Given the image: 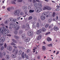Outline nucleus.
I'll return each instance as SVG.
<instances>
[{
  "instance_id": "28",
  "label": "nucleus",
  "mask_w": 60,
  "mask_h": 60,
  "mask_svg": "<svg viewBox=\"0 0 60 60\" xmlns=\"http://www.w3.org/2000/svg\"><path fill=\"white\" fill-rule=\"evenodd\" d=\"M30 10L29 11V13H33V12H34V10H31L30 9Z\"/></svg>"
},
{
  "instance_id": "32",
  "label": "nucleus",
  "mask_w": 60,
  "mask_h": 60,
  "mask_svg": "<svg viewBox=\"0 0 60 60\" xmlns=\"http://www.w3.org/2000/svg\"><path fill=\"white\" fill-rule=\"evenodd\" d=\"M18 50L17 49H16L15 51V55H17L18 54Z\"/></svg>"
},
{
  "instance_id": "30",
  "label": "nucleus",
  "mask_w": 60,
  "mask_h": 60,
  "mask_svg": "<svg viewBox=\"0 0 60 60\" xmlns=\"http://www.w3.org/2000/svg\"><path fill=\"white\" fill-rule=\"evenodd\" d=\"M36 26L37 27H40V24L38 22H37L36 24Z\"/></svg>"
},
{
  "instance_id": "40",
  "label": "nucleus",
  "mask_w": 60,
  "mask_h": 60,
  "mask_svg": "<svg viewBox=\"0 0 60 60\" xmlns=\"http://www.w3.org/2000/svg\"><path fill=\"white\" fill-rule=\"evenodd\" d=\"M3 56H2V52H0V58H2Z\"/></svg>"
},
{
  "instance_id": "21",
  "label": "nucleus",
  "mask_w": 60,
  "mask_h": 60,
  "mask_svg": "<svg viewBox=\"0 0 60 60\" xmlns=\"http://www.w3.org/2000/svg\"><path fill=\"white\" fill-rule=\"evenodd\" d=\"M53 29L55 31H57V30H58V28L57 27L54 26L53 28Z\"/></svg>"
},
{
  "instance_id": "18",
  "label": "nucleus",
  "mask_w": 60,
  "mask_h": 60,
  "mask_svg": "<svg viewBox=\"0 0 60 60\" xmlns=\"http://www.w3.org/2000/svg\"><path fill=\"white\" fill-rule=\"evenodd\" d=\"M34 5L35 7H37L38 6V5L37 3L36 2L34 4Z\"/></svg>"
},
{
  "instance_id": "13",
  "label": "nucleus",
  "mask_w": 60,
  "mask_h": 60,
  "mask_svg": "<svg viewBox=\"0 0 60 60\" xmlns=\"http://www.w3.org/2000/svg\"><path fill=\"white\" fill-rule=\"evenodd\" d=\"M11 56L12 57V58H16V57H17L16 54H12L11 55Z\"/></svg>"
},
{
  "instance_id": "42",
  "label": "nucleus",
  "mask_w": 60,
  "mask_h": 60,
  "mask_svg": "<svg viewBox=\"0 0 60 60\" xmlns=\"http://www.w3.org/2000/svg\"><path fill=\"white\" fill-rule=\"evenodd\" d=\"M17 20V19H15L14 20H13L12 22L13 23H15L16 21Z\"/></svg>"
},
{
  "instance_id": "48",
  "label": "nucleus",
  "mask_w": 60,
  "mask_h": 60,
  "mask_svg": "<svg viewBox=\"0 0 60 60\" xmlns=\"http://www.w3.org/2000/svg\"><path fill=\"white\" fill-rule=\"evenodd\" d=\"M50 34V32H48L47 33H46L45 35H48V34Z\"/></svg>"
},
{
  "instance_id": "60",
  "label": "nucleus",
  "mask_w": 60,
  "mask_h": 60,
  "mask_svg": "<svg viewBox=\"0 0 60 60\" xmlns=\"http://www.w3.org/2000/svg\"><path fill=\"white\" fill-rule=\"evenodd\" d=\"M33 2L34 3H36V1L35 0H33Z\"/></svg>"
},
{
  "instance_id": "7",
  "label": "nucleus",
  "mask_w": 60,
  "mask_h": 60,
  "mask_svg": "<svg viewBox=\"0 0 60 60\" xmlns=\"http://www.w3.org/2000/svg\"><path fill=\"white\" fill-rule=\"evenodd\" d=\"M19 11V10H17L14 11V14L15 15H18L20 13Z\"/></svg>"
},
{
  "instance_id": "24",
  "label": "nucleus",
  "mask_w": 60,
  "mask_h": 60,
  "mask_svg": "<svg viewBox=\"0 0 60 60\" xmlns=\"http://www.w3.org/2000/svg\"><path fill=\"white\" fill-rule=\"evenodd\" d=\"M42 49L43 50H45L46 49V47H45V46H43L42 47Z\"/></svg>"
},
{
  "instance_id": "52",
  "label": "nucleus",
  "mask_w": 60,
  "mask_h": 60,
  "mask_svg": "<svg viewBox=\"0 0 60 60\" xmlns=\"http://www.w3.org/2000/svg\"><path fill=\"white\" fill-rule=\"evenodd\" d=\"M11 45H16V44L13 42H12L11 44Z\"/></svg>"
},
{
  "instance_id": "2",
  "label": "nucleus",
  "mask_w": 60,
  "mask_h": 60,
  "mask_svg": "<svg viewBox=\"0 0 60 60\" xmlns=\"http://www.w3.org/2000/svg\"><path fill=\"white\" fill-rule=\"evenodd\" d=\"M13 22L10 23L9 24V25L11 26L12 25V27L13 28H15L16 30H19V26L18 25H17L15 23L13 24Z\"/></svg>"
},
{
  "instance_id": "44",
  "label": "nucleus",
  "mask_w": 60,
  "mask_h": 60,
  "mask_svg": "<svg viewBox=\"0 0 60 60\" xmlns=\"http://www.w3.org/2000/svg\"><path fill=\"white\" fill-rule=\"evenodd\" d=\"M25 36V34H22L21 35V37L22 38H23Z\"/></svg>"
},
{
  "instance_id": "19",
  "label": "nucleus",
  "mask_w": 60,
  "mask_h": 60,
  "mask_svg": "<svg viewBox=\"0 0 60 60\" xmlns=\"http://www.w3.org/2000/svg\"><path fill=\"white\" fill-rule=\"evenodd\" d=\"M26 26L28 29H29L30 28L29 24L27 23H26Z\"/></svg>"
},
{
  "instance_id": "8",
  "label": "nucleus",
  "mask_w": 60,
  "mask_h": 60,
  "mask_svg": "<svg viewBox=\"0 0 60 60\" xmlns=\"http://www.w3.org/2000/svg\"><path fill=\"white\" fill-rule=\"evenodd\" d=\"M5 41V38L4 37H2L0 39V42H3Z\"/></svg>"
},
{
  "instance_id": "54",
  "label": "nucleus",
  "mask_w": 60,
  "mask_h": 60,
  "mask_svg": "<svg viewBox=\"0 0 60 60\" xmlns=\"http://www.w3.org/2000/svg\"><path fill=\"white\" fill-rule=\"evenodd\" d=\"M27 10H25V14L26 15L27 14Z\"/></svg>"
},
{
  "instance_id": "16",
  "label": "nucleus",
  "mask_w": 60,
  "mask_h": 60,
  "mask_svg": "<svg viewBox=\"0 0 60 60\" xmlns=\"http://www.w3.org/2000/svg\"><path fill=\"white\" fill-rule=\"evenodd\" d=\"M52 21V18H50L48 20V23H51Z\"/></svg>"
},
{
  "instance_id": "53",
  "label": "nucleus",
  "mask_w": 60,
  "mask_h": 60,
  "mask_svg": "<svg viewBox=\"0 0 60 60\" xmlns=\"http://www.w3.org/2000/svg\"><path fill=\"white\" fill-rule=\"evenodd\" d=\"M14 34H18V31H15L14 32Z\"/></svg>"
},
{
  "instance_id": "62",
  "label": "nucleus",
  "mask_w": 60,
  "mask_h": 60,
  "mask_svg": "<svg viewBox=\"0 0 60 60\" xmlns=\"http://www.w3.org/2000/svg\"><path fill=\"white\" fill-rule=\"evenodd\" d=\"M59 10H60L58 8H57L56 9V11H59Z\"/></svg>"
},
{
  "instance_id": "57",
  "label": "nucleus",
  "mask_w": 60,
  "mask_h": 60,
  "mask_svg": "<svg viewBox=\"0 0 60 60\" xmlns=\"http://www.w3.org/2000/svg\"><path fill=\"white\" fill-rule=\"evenodd\" d=\"M41 58V56H38L37 57V58L38 59H40Z\"/></svg>"
},
{
  "instance_id": "31",
  "label": "nucleus",
  "mask_w": 60,
  "mask_h": 60,
  "mask_svg": "<svg viewBox=\"0 0 60 60\" xmlns=\"http://www.w3.org/2000/svg\"><path fill=\"white\" fill-rule=\"evenodd\" d=\"M28 8L29 10H31L32 8V6L31 5L29 6L28 7Z\"/></svg>"
},
{
  "instance_id": "50",
  "label": "nucleus",
  "mask_w": 60,
  "mask_h": 60,
  "mask_svg": "<svg viewBox=\"0 0 60 60\" xmlns=\"http://www.w3.org/2000/svg\"><path fill=\"white\" fill-rule=\"evenodd\" d=\"M25 56L26 57V58H28V56L26 55V54L25 53L24 54Z\"/></svg>"
},
{
  "instance_id": "49",
  "label": "nucleus",
  "mask_w": 60,
  "mask_h": 60,
  "mask_svg": "<svg viewBox=\"0 0 60 60\" xmlns=\"http://www.w3.org/2000/svg\"><path fill=\"white\" fill-rule=\"evenodd\" d=\"M7 10L8 11H10V10H11V8H7Z\"/></svg>"
},
{
  "instance_id": "56",
  "label": "nucleus",
  "mask_w": 60,
  "mask_h": 60,
  "mask_svg": "<svg viewBox=\"0 0 60 60\" xmlns=\"http://www.w3.org/2000/svg\"><path fill=\"white\" fill-rule=\"evenodd\" d=\"M30 51V50H27L26 51V52L27 53H29Z\"/></svg>"
},
{
  "instance_id": "4",
  "label": "nucleus",
  "mask_w": 60,
  "mask_h": 60,
  "mask_svg": "<svg viewBox=\"0 0 60 60\" xmlns=\"http://www.w3.org/2000/svg\"><path fill=\"white\" fill-rule=\"evenodd\" d=\"M43 10H46L47 9L48 10H50L51 9V8L50 7H49L48 6H45L44 8H43Z\"/></svg>"
},
{
  "instance_id": "43",
  "label": "nucleus",
  "mask_w": 60,
  "mask_h": 60,
  "mask_svg": "<svg viewBox=\"0 0 60 60\" xmlns=\"http://www.w3.org/2000/svg\"><path fill=\"white\" fill-rule=\"evenodd\" d=\"M56 15V13L55 12H53V14L52 15V17H54L55 16V15Z\"/></svg>"
},
{
  "instance_id": "47",
  "label": "nucleus",
  "mask_w": 60,
  "mask_h": 60,
  "mask_svg": "<svg viewBox=\"0 0 60 60\" xmlns=\"http://www.w3.org/2000/svg\"><path fill=\"white\" fill-rule=\"evenodd\" d=\"M34 49H33V50L34 51H33V52H34H34H35V50L36 49V48L34 47Z\"/></svg>"
},
{
  "instance_id": "55",
  "label": "nucleus",
  "mask_w": 60,
  "mask_h": 60,
  "mask_svg": "<svg viewBox=\"0 0 60 60\" xmlns=\"http://www.w3.org/2000/svg\"><path fill=\"white\" fill-rule=\"evenodd\" d=\"M11 35V34H8L6 35L7 36H9V37H10Z\"/></svg>"
},
{
  "instance_id": "34",
  "label": "nucleus",
  "mask_w": 60,
  "mask_h": 60,
  "mask_svg": "<svg viewBox=\"0 0 60 60\" xmlns=\"http://www.w3.org/2000/svg\"><path fill=\"white\" fill-rule=\"evenodd\" d=\"M48 46V47H52L53 46V44H48L47 45Z\"/></svg>"
},
{
  "instance_id": "12",
  "label": "nucleus",
  "mask_w": 60,
  "mask_h": 60,
  "mask_svg": "<svg viewBox=\"0 0 60 60\" xmlns=\"http://www.w3.org/2000/svg\"><path fill=\"white\" fill-rule=\"evenodd\" d=\"M41 19L43 20H45V19H46V17H45V16H41V17L40 18Z\"/></svg>"
},
{
  "instance_id": "39",
  "label": "nucleus",
  "mask_w": 60,
  "mask_h": 60,
  "mask_svg": "<svg viewBox=\"0 0 60 60\" xmlns=\"http://www.w3.org/2000/svg\"><path fill=\"white\" fill-rule=\"evenodd\" d=\"M42 30L43 32H44V31H46V29L44 28L43 27L42 29Z\"/></svg>"
},
{
  "instance_id": "14",
  "label": "nucleus",
  "mask_w": 60,
  "mask_h": 60,
  "mask_svg": "<svg viewBox=\"0 0 60 60\" xmlns=\"http://www.w3.org/2000/svg\"><path fill=\"white\" fill-rule=\"evenodd\" d=\"M41 38V35H40L38 37L37 40H40Z\"/></svg>"
},
{
  "instance_id": "11",
  "label": "nucleus",
  "mask_w": 60,
  "mask_h": 60,
  "mask_svg": "<svg viewBox=\"0 0 60 60\" xmlns=\"http://www.w3.org/2000/svg\"><path fill=\"white\" fill-rule=\"evenodd\" d=\"M29 41H30V38H26L24 40V41L26 42H28Z\"/></svg>"
},
{
  "instance_id": "15",
  "label": "nucleus",
  "mask_w": 60,
  "mask_h": 60,
  "mask_svg": "<svg viewBox=\"0 0 60 60\" xmlns=\"http://www.w3.org/2000/svg\"><path fill=\"white\" fill-rule=\"evenodd\" d=\"M38 6L39 7H40V8L42 7V5L41 4V3L40 2L38 3Z\"/></svg>"
},
{
  "instance_id": "41",
  "label": "nucleus",
  "mask_w": 60,
  "mask_h": 60,
  "mask_svg": "<svg viewBox=\"0 0 60 60\" xmlns=\"http://www.w3.org/2000/svg\"><path fill=\"white\" fill-rule=\"evenodd\" d=\"M4 49V47L2 46L0 48V50L1 51H2L3 49Z\"/></svg>"
},
{
  "instance_id": "51",
  "label": "nucleus",
  "mask_w": 60,
  "mask_h": 60,
  "mask_svg": "<svg viewBox=\"0 0 60 60\" xmlns=\"http://www.w3.org/2000/svg\"><path fill=\"white\" fill-rule=\"evenodd\" d=\"M23 32V31L22 30H20L19 32V33L20 34H22Z\"/></svg>"
},
{
  "instance_id": "61",
  "label": "nucleus",
  "mask_w": 60,
  "mask_h": 60,
  "mask_svg": "<svg viewBox=\"0 0 60 60\" xmlns=\"http://www.w3.org/2000/svg\"><path fill=\"white\" fill-rule=\"evenodd\" d=\"M31 23H33V24H35V23H36V22L35 21H34L33 22H32Z\"/></svg>"
},
{
  "instance_id": "22",
  "label": "nucleus",
  "mask_w": 60,
  "mask_h": 60,
  "mask_svg": "<svg viewBox=\"0 0 60 60\" xmlns=\"http://www.w3.org/2000/svg\"><path fill=\"white\" fill-rule=\"evenodd\" d=\"M40 25L41 26H44V25H45V23L44 22H41L40 23Z\"/></svg>"
},
{
  "instance_id": "6",
  "label": "nucleus",
  "mask_w": 60,
  "mask_h": 60,
  "mask_svg": "<svg viewBox=\"0 0 60 60\" xmlns=\"http://www.w3.org/2000/svg\"><path fill=\"white\" fill-rule=\"evenodd\" d=\"M7 49L9 50V51H11L12 50V48L10 46H7Z\"/></svg>"
},
{
  "instance_id": "17",
  "label": "nucleus",
  "mask_w": 60,
  "mask_h": 60,
  "mask_svg": "<svg viewBox=\"0 0 60 60\" xmlns=\"http://www.w3.org/2000/svg\"><path fill=\"white\" fill-rule=\"evenodd\" d=\"M47 14V13L46 12H44L42 14V15L43 16H45Z\"/></svg>"
},
{
  "instance_id": "35",
  "label": "nucleus",
  "mask_w": 60,
  "mask_h": 60,
  "mask_svg": "<svg viewBox=\"0 0 60 60\" xmlns=\"http://www.w3.org/2000/svg\"><path fill=\"white\" fill-rule=\"evenodd\" d=\"M36 27L35 25L34 24H33L32 25V27L33 28H35Z\"/></svg>"
},
{
  "instance_id": "26",
  "label": "nucleus",
  "mask_w": 60,
  "mask_h": 60,
  "mask_svg": "<svg viewBox=\"0 0 60 60\" xmlns=\"http://www.w3.org/2000/svg\"><path fill=\"white\" fill-rule=\"evenodd\" d=\"M22 28L23 29H25V30H27L26 28V26H25V25H23L22 27Z\"/></svg>"
},
{
  "instance_id": "9",
  "label": "nucleus",
  "mask_w": 60,
  "mask_h": 60,
  "mask_svg": "<svg viewBox=\"0 0 60 60\" xmlns=\"http://www.w3.org/2000/svg\"><path fill=\"white\" fill-rule=\"evenodd\" d=\"M41 10H42L41 8H38L36 10V11L37 12H41Z\"/></svg>"
},
{
  "instance_id": "46",
  "label": "nucleus",
  "mask_w": 60,
  "mask_h": 60,
  "mask_svg": "<svg viewBox=\"0 0 60 60\" xmlns=\"http://www.w3.org/2000/svg\"><path fill=\"white\" fill-rule=\"evenodd\" d=\"M7 34L6 33V32H4L3 34V36H5V35H6Z\"/></svg>"
},
{
  "instance_id": "37",
  "label": "nucleus",
  "mask_w": 60,
  "mask_h": 60,
  "mask_svg": "<svg viewBox=\"0 0 60 60\" xmlns=\"http://www.w3.org/2000/svg\"><path fill=\"white\" fill-rule=\"evenodd\" d=\"M49 25L48 24H46L45 26V28H47V27H49Z\"/></svg>"
},
{
  "instance_id": "25",
  "label": "nucleus",
  "mask_w": 60,
  "mask_h": 60,
  "mask_svg": "<svg viewBox=\"0 0 60 60\" xmlns=\"http://www.w3.org/2000/svg\"><path fill=\"white\" fill-rule=\"evenodd\" d=\"M51 39L49 37L47 38V41H51Z\"/></svg>"
},
{
  "instance_id": "29",
  "label": "nucleus",
  "mask_w": 60,
  "mask_h": 60,
  "mask_svg": "<svg viewBox=\"0 0 60 60\" xmlns=\"http://www.w3.org/2000/svg\"><path fill=\"white\" fill-rule=\"evenodd\" d=\"M13 19L12 18H10L9 19V21H10V22H11V21H13Z\"/></svg>"
},
{
  "instance_id": "3",
  "label": "nucleus",
  "mask_w": 60,
  "mask_h": 60,
  "mask_svg": "<svg viewBox=\"0 0 60 60\" xmlns=\"http://www.w3.org/2000/svg\"><path fill=\"white\" fill-rule=\"evenodd\" d=\"M17 0L18 2H22L23 1V0H14L13 1H11V3L14 4H16V2Z\"/></svg>"
},
{
  "instance_id": "23",
  "label": "nucleus",
  "mask_w": 60,
  "mask_h": 60,
  "mask_svg": "<svg viewBox=\"0 0 60 60\" xmlns=\"http://www.w3.org/2000/svg\"><path fill=\"white\" fill-rule=\"evenodd\" d=\"M8 23H9L8 20H6L5 21L4 23H5V24H6L7 25L8 24Z\"/></svg>"
},
{
  "instance_id": "27",
  "label": "nucleus",
  "mask_w": 60,
  "mask_h": 60,
  "mask_svg": "<svg viewBox=\"0 0 60 60\" xmlns=\"http://www.w3.org/2000/svg\"><path fill=\"white\" fill-rule=\"evenodd\" d=\"M22 56L23 58H24L25 57H24V52H22Z\"/></svg>"
},
{
  "instance_id": "33",
  "label": "nucleus",
  "mask_w": 60,
  "mask_h": 60,
  "mask_svg": "<svg viewBox=\"0 0 60 60\" xmlns=\"http://www.w3.org/2000/svg\"><path fill=\"white\" fill-rule=\"evenodd\" d=\"M11 40L12 41L14 42H15V43H16V40H15L13 39H11Z\"/></svg>"
},
{
  "instance_id": "63",
  "label": "nucleus",
  "mask_w": 60,
  "mask_h": 60,
  "mask_svg": "<svg viewBox=\"0 0 60 60\" xmlns=\"http://www.w3.org/2000/svg\"><path fill=\"white\" fill-rule=\"evenodd\" d=\"M24 14V13L22 12H21L20 13V15H23Z\"/></svg>"
},
{
  "instance_id": "10",
  "label": "nucleus",
  "mask_w": 60,
  "mask_h": 60,
  "mask_svg": "<svg viewBox=\"0 0 60 60\" xmlns=\"http://www.w3.org/2000/svg\"><path fill=\"white\" fill-rule=\"evenodd\" d=\"M41 33V30L40 29L39 30L37 31L36 34H37L39 35V34H40Z\"/></svg>"
},
{
  "instance_id": "5",
  "label": "nucleus",
  "mask_w": 60,
  "mask_h": 60,
  "mask_svg": "<svg viewBox=\"0 0 60 60\" xmlns=\"http://www.w3.org/2000/svg\"><path fill=\"white\" fill-rule=\"evenodd\" d=\"M27 34L29 36H32L33 34V32L31 31H29L27 33Z\"/></svg>"
},
{
  "instance_id": "58",
  "label": "nucleus",
  "mask_w": 60,
  "mask_h": 60,
  "mask_svg": "<svg viewBox=\"0 0 60 60\" xmlns=\"http://www.w3.org/2000/svg\"><path fill=\"white\" fill-rule=\"evenodd\" d=\"M4 44L3 43H0V47H1V46H2Z\"/></svg>"
},
{
  "instance_id": "1",
  "label": "nucleus",
  "mask_w": 60,
  "mask_h": 60,
  "mask_svg": "<svg viewBox=\"0 0 60 60\" xmlns=\"http://www.w3.org/2000/svg\"><path fill=\"white\" fill-rule=\"evenodd\" d=\"M4 32H6L7 34H8L10 33V31L8 29L6 30V28H5V27H1L0 29V34H3Z\"/></svg>"
},
{
  "instance_id": "20",
  "label": "nucleus",
  "mask_w": 60,
  "mask_h": 60,
  "mask_svg": "<svg viewBox=\"0 0 60 60\" xmlns=\"http://www.w3.org/2000/svg\"><path fill=\"white\" fill-rule=\"evenodd\" d=\"M14 38L15 39H19V37L16 35L14 36Z\"/></svg>"
},
{
  "instance_id": "38",
  "label": "nucleus",
  "mask_w": 60,
  "mask_h": 60,
  "mask_svg": "<svg viewBox=\"0 0 60 60\" xmlns=\"http://www.w3.org/2000/svg\"><path fill=\"white\" fill-rule=\"evenodd\" d=\"M5 52H3L2 53V56H5Z\"/></svg>"
},
{
  "instance_id": "59",
  "label": "nucleus",
  "mask_w": 60,
  "mask_h": 60,
  "mask_svg": "<svg viewBox=\"0 0 60 60\" xmlns=\"http://www.w3.org/2000/svg\"><path fill=\"white\" fill-rule=\"evenodd\" d=\"M4 47H5V48H6L7 47V45H6V44H5L4 45Z\"/></svg>"
},
{
  "instance_id": "36",
  "label": "nucleus",
  "mask_w": 60,
  "mask_h": 60,
  "mask_svg": "<svg viewBox=\"0 0 60 60\" xmlns=\"http://www.w3.org/2000/svg\"><path fill=\"white\" fill-rule=\"evenodd\" d=\"M10 57V56L9 55H7L6 56V58L7 59H9Z\"/></svg>"
},
{
  "instance_id": "64",
  "label": "nucleus",
  "mask_w": 60,
  "mask_h": 60,
  "mask_svg": "<svg viewBox=\"0 0 60 60\" xmlns=\"http://www.w3.org/2000/svg\"><path fill=\"white\" fill-rule=\"evenodd\" d=\"M9 29H12V27H11V26H10L9 27Z\"/></svg>"
},
{
  "instance_id": "45",
  "label": "nucleus",
  "mask_w": 60,
  "mask_h": 60,
  "mask_svg": "<svg viewBox=\"0 0 60 60\" xmlns=\"http://www.w3.org/2000/svg\"><path fill=\"white\" fill-rule=\"evenodd\" d=\"M33 18V17H32L31 16H30L28 18V19L29 20H30V19H32Z\"/></svg>"
}]
</instances>
